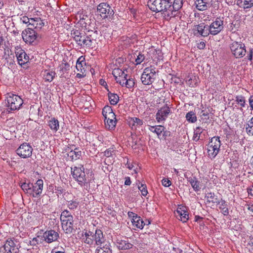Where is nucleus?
Instances as JSON below:
<instances>
[{
	"label": "nucleus",
	"mask_w": 253,
	"mask_h": 253,
	"mask_svg": "<svg viewBox=\"0 0 253 253\" xmlns=\"http://www.w3.org/2000/svg\"><path fill=\"white\" fill-rule=\"evenodd\" d=\"M16 151L17 154L20 157L27 158L31 156L33 148L29 144L24 143L20 145Z\"/></svg>",
	"instance_id": "obj_8"
},
{
	"label": "nucleus",
	"mask_w": 253,
	"mask_h": 253,
	"mask_svg": "<svg viewBox=\"0 0 253 253\" xmlns=\"http://www.w3.org/2000/svg\"><path fill=\"white\" fill-rule=\"evenodd\" d=\"M201 117L202 118V119H206V120H208L209 119V114L208 113V112H206L204 110H202L201 112Z\"/></svg>",
	"instance_id": "obj_56"
},
{
	"label": "nucleus",
	"mask_w": 253,
	"mask_h": 253,
	"mask_svg": "<svg viewBox=\"0 0 253 253\" xmlns=\"http://www.w3.org/2000/svg\"><path fill=\"white\" fill-rule=\"evenodd\" d=\"M207 202L216 204L219 203V199L213 193H209L206 195Z\"/></svg>",
	"instance_id": "obj_40"
},
{
	"label": "nucleus",
	"mask_w": 253,
	"mask_h": 253,
	"mask_svg": "<svg viewBox=\"0 0 253 253\" xmlns=\"http://www.w3.org/2000/svg\"><path fill=\"white\" fill-rule=\"evenodd\" d=\"M212 0H196L195 3L196 8L201 11H203L210 7L212 3Z\"/></svg>",
	"instance_id": "obj_15"
},
{
	"label": "nucleus",
	"mask_w": 253,
	"mask_h": 253,
	"mask_svg": "<svg viewBox=\"0 0 253 253\" xmlns=\"http://www.w3.org/2000/svg\"><path fill=\"white\" fill-rule=\"evenodd\" d=\"M94 139L93 140V145L98 146L102 143L103 141V137L102 135H98L97 134H93Z\"/></svg>",
	"instance_id": "obj_43"
},
{
	"label": "nucleus",
	"mask_w": 253,
	"mask_h": 253,
	"mask_svg": "<svg viewBox=\"0 0 253 253\" xmlns=\"http://www.w3.org/2000/svg\"><path fill=\"white\" fill-rule=\"evenodd\" d=\"M132 222L133 225L140 229H142L145 225L143 220L138 216H135L134 219H132Z\"/></svg>",
	"instance_id": "obj_34"
},
{
	"label": "nucleus",
	"mask_w": 253,
	"mask_h": 253,
	"mask_svg": "<svg viewBox=\"0 0 253 253\" xmlns=\"http://www.w3.org/2000/svg\"><path fill=\"white\" fill-rule=\"evenodd\" d=\"M163 138H164L165 140L166 139L167 137H169L170 136V132L169 131H168V130H165V129H164V131H163Z\"/></svg>",
	"instance_id": "obj_61"
},
{
	"label": "nucleus",
	"mask_w": 253,
	"mask_h": 253,
	"mask_svg": "<svg viewBox=\"0 0 253 253\" xmlns=\"http://www.w3.org/2000/svg\"><path fill=\"white\" fill-rule=\"evenodd\" d=\"M162 183L165 187H169L171 185V182L169 180L165 178L162 180Z\"/></svg>",
	"instance_id": "obj_58"
},
{
	"label": "nucleus",
	"mask_w": 253,
	"mask_h": 253,
	"mask_svg": "<svg viewBox=\"0 0 253 253\" xmlns=\"http://www.w3.org/2000/svg\"><path fill=\"white\" fill-rule=\"evenodd\" d=\"M108 96L109 100L111 105H115L119 102V97L117 94L109 92L108 93Z\"/></svg>",
	"instance_id": "obj_36"
},
{
	"label": "nucleus",
	"mask_w": 253,
	"mask_h": 253,
	"mask_svg": "<svg viewBox=\"0 0 253 253\" xmlns=\"http://www.w3.org/2000/svg\"><path fill=\"white\" fill-rule=\"evenodd\" d=\"M206 46V44L204 42H201L200 43H198L197 47L200 49H203Z\"/></svg>",
	"instance_id": "obj_64"
},
{
	"label": "nucleus",
	"mask_w": 253,
	"mask_h": 253,
	"mask_svg": "<svg viewBox=\"0 0 253 253\" xmlns=\"http://www.w3.org/2000/svg\"><path fill=\"white\" fill-rule=\"evenodd\" d=\"M32 187H33V183L29 182H24L21 184V187L23 191L30 195H31L32 193Z\"/></svg>",
	"instance_id": "obj_37"
},
{
	"label": "nucleus",
	"mask_w": 253,
	"mask_h": 253,
	"mask_svg": "<svg viewBox=\"0 0 253 253\" xmlns=\"http://www.w3.org/2000/svg\"><path fill=\"white\" fill-rule=\"evenodd\" d=\"M94 245L97 247L101 246L107 243L103 235V232L100 229H96L93 233Z\"/></svg>",
	"instance_id": "obj_13"
},
{
	"label": "nucleus",
	"mask_w": 253,
	"mask_h": 253,
	"mask_svg": "<svg viewBox=\"0 0 253 253\" xmlns=\"http://www.w3.org/2000/svg\"><path fill=\"white\" fill-rule=\"evenodd\" d=\"M59 237L58 233L53 230L46 231L43 234L44 241L48 243L57 241Z\"/></svg>",
	"instance_id": "obj_12"
},
{
	"label": "nucleus",
	"mask_w": 253,
	"mask_h": 253,
	"mask_svg": "<svg viewBox=\"0 0 253 253\" xmlns=\"http://www.w3.org/2000/svg\"><path fill=\"white\" fill-rule=\"evenodd\" d=\"M243 126V129L245 128L248 134L253 135V117L246 124L243 125V122H242L240 124V127L242 128Z\"/></svg>",
	"instance_id": "obj_25"
},
{
	"label": "nucleus",
	"mask_w": 253,
	"mask_h": 253,
	"mask_svg": "<svg viewBox=\"0 0 253 253\" xmlns=\"http://www.w3.org/2000/svg\"><path fill=\"white\" fill-rule=\"evenodd\" d=\"M85 65L86 63L84 58L81 56L78 58L76 66V69L78 71L81 73L84 74L86 71Z\"/></svg>",
	"instance_id": "obj_21"
},
{
	"label": "nucleus",
	"mask_w": 253,
	"mask_h": 253,
	"mask_svg": "<svg viewBox=\"0 0 253 253\" xmlns=\"http://www.w3.org/2000/svg\"><path fill=\"white\" fill-rule=\"evenodd\" d=\"M230 49L232 54L236 56V50L237 49V42L234 41L231 44Z\"/></svg>",
	"instance_id": "obj_52"
},
{
	"label": "nucleus",
	"mask_w": 253,
	"mask_h": 253,
	"mask_svg": "<svg viewBox=\"0 0 253 253\" xmlns=\"http://www.w3.org/2000/svg\"><path fill=\"white\" fill-rule=\"evenodd\" d=\"M62 223H73V217L72 215L67 217L66 218L61 219Z\"/></svg>",
	"instance_id": "obj_55"
},
{
	"label": "nucleus",
	"mask_w": 253,
	"mask_h": 253,
	"mask_svg": "<svg viewBox=\"0 0 253 253\" xmlns=\"http://www.w3.org/2000/svg\"><path fill=\"white\" fill-rule=\"evenodd\" d=\"M126 86L127 88H131L134 85V81L132 79H127L125 81Z\"/></svg>",
	"instance_id": "obj_53"
},
{
	"label": "nucleus",
	"mask_w": 253,
	"mask_h": 253,
	"mask_svg": "<svg viewBox=\"0 0 253 253\" xmlns=\"http://www.w3.org/2000/svg\"><path fill=\"white\" fill-rule=\"evenodd\" d=\"M48 126L52 130L55 131H57L59 128V122L55 118H53L49 120Z\"/></svg>",
	"instance_id": "obj_35"
},
{
	"label": "nucleus",
	"mask_w": 253,
	"mask_h": 253,
	"mask_svg": "<svg viewBox=\"0 0 253 253\" xmlns=\"http://www.w3.org/2000/svg\"><path fill=\"white\" fill-rule=\"evenodd\" d=\"M7 109L10 111L19 110L23 103L22 99L18 95L11 94L7 97Z\"/></svg>",
	"instance_id": "obj_2"
},
{
	"label": "nucleus",
	"mask_w": 253,
	"mask_h": 253,
	"mask_svg": "<svg viewBox=\"0 0 253 253\" xmlns=\"http://www.w3.org/2000/svg\"><path fill=\"white\" fill-rule=\"evenodd\" d=\"M63 230L67 234H70L74 230L73 223H62Z\"/></svg>",
	"instance_id": "obj_39"
},
{
	"label": "nucleus",
	"mask_w": 253,
	"mask_h": 253,
	"mask_svg": "<svg viewBox=\"0 0 253 253\" xmlns=\"http://www.w3.org/2000/svg\"><path fill=\"white\" fill-rule=\"evenodd\" d=\"M71 213L67 210H65L63 211L62 212L61 216H60V219H62L64 218H66L67 217L71 216Z\"/></svg>",
	"instance_id": "obj_54"
},
{
	"label": "nucleus",
	"mask_w": 253,
	"mask_h": 253,
	"mask_svg": "<svg viewBox=\"0 0 253 253\" xmlns=\"http://www.w3.org/2000/svg\"><path fill=\"white\" fill-rule=\"evenodd\" d=\"M210 32L212 35H216L223 29V21L220 17L216 18L209 26Z\"/></svg>",
	"instance_id": "obj_10"
},
{
	"label": "nucleus",
	"mask_w": 253,
	"mask_h": 253,
	"mask_svg": "<svg viewBox=\"0 0 253 253\" xmlns=\"http://www.w3.org/2000/svg\"><path fill=\"white\" fill-rule=\"evenodd\" d=\"M108 4L106 2L100 3L97 6V11L100 13V15L103 18L106 17V11Z\"/></svg>",
	"instance_id": "obj_27"
},
{
	"label": "nucleus",
	"mask_w": 253,
	"mask_h": 253,
	"mask_svg": "<svg viewBox=\"0 0 253 253\" xmlns=\"http://www.w3.org/2000/svg\"><path fill=\"white\" fill-rule=\"evenodd\" d=\"M196 28L198 33L203 37H207L209 34H211L210 32V29L209 26L205 25L204 24H201L196 26Z\"/></svg>",
	"instance_id": "obj_19"
},
{
	"label": "nucleus",
	"mask_w": 253,
	"mask_h": 253,
	"mask_svg": "<svg viewBox=\"0 0 253 253\" xmlns=\"http://www.w3.org/2000/svg\"><path fill=\"white\" fill-rule=\"evenodd\" d=\"M81 151H79L78 149L76 148L75 150L71 151L68 154V157L71 161L77 160L79 159L81 157Z\"/></svg>",
	"instance_id": "obj_30"
},
{
	"label": "nucleus",
	"mask_w": 253,
	"mask_h": 253,
	"mask_svg": "<svg viewBox=\"0 0 253 253\" xmlns=\"http://www.w3.org/2000/svg\"><path fill=\"white\" fill-rule=\"evenodd\" d=\"M43 184V182L42 179H38L35 183L33 184L31 195L33 197H38L42 194Z\"/></svg>",
	"instance_id": "obj_14"
},
{
	"label": "nucleus",
	"mask_w": 253,
	"mask_h": 253,
	"mask_svg": "<svg viewBox=\"0 0 253 253\" xmlns=\"http://www.w3.org/2000/svg\"><path fill=\"white\" fill-rule=\"evenodd\" d=\"M144 55L140 52H138V54L137 55V57L135 59L136 65L141 64L144 60Z\"/></svg>",
	"instance_id": "obj_51"
},
{
	"label": "nucleus",
	"mask_w": 253,
	"mask_h": 253,
	"mask_svg": "<svg viewBox=\"0 0 253 253\" xmlns=\"http://www.w3.org/2000/svg\"><path fill=\"white\" fill-rule=\"evenodd\" d=\"M170 113L169 108L166 105L161 108L156 114V119L158 122L164 121Z\"/></svg>",
	"instance_id": "obj_11"
},
{
	"label": "nucleus",
	"mask_w": 253,
	"mask_h": 253,
	"mask_svg": "<svg viewBox=\"0 0 253 253\" xmlns=\"http://www.w3.org/2000/svg\"><path fill=\"white\" fill-rule=\"evenodd\" d=\"M130 125H132V126H141L143 125L142 120L136 117L131 118L129 121Z\"/></svg>",
	"instance_id": "obj_46"
},
{
	"label": "nucleus",
	"mask_w": 253,
	"mask_h": 253,
	"mask_svg": "<svg viewBox=\"0 0 253 253\" xmlns=\"http://www.w3.org/2000/svg\"><path fill=\"white\" fill-rule=\"evenodd\" d=\"M237 23V21H233L228 27V29L231 32L230 38L232 41L236 40V35L237 31V27H236Z\"/></svg>",
	"instance_id": "obj_28"
},
{
	"label": "nucleus",
	"mask_w": 253,
	"mask_h": 253,
	"mask_svg": "<svg viewBox=\"0 0 253 253\" xmlns=\"http://www.w3.org/2000/svg\"><path fill=\"white\" fill-rule=\"evenodd\" d=\"M239 46L240 47V49H241V51H238V56L239 57H242L245 55L246 53L245 46L244 44L240 43L238 44V47Z\"/></svg>",
	"instance_id": "obj_49"
},
{
	"label": "nucleus",
	"mask_w": 253,
	"mask_h": 253,
	"mask_svg": "<svg viewBox=\"0 0 253 253\" xmlns=\"http://www.w3.org/2000/svg\"><path fill=\"white\" fill-rule=\"evenodd\" d=\"M229 130L228 131L227 133V138L228 139H230L231 141H233L234 142H236V128L234 127V126H228Z\"/></svg>",
	"instance_id": "obj_26"
},
{
	"label": "nucleus",
	"mask_w": 253,
	"mask_h": 253,
	"mask_svg": "<svg viewBox=\"0 0 253 253\" xmlns=\"http://www.w3.org/2000/svg\"><path fill=\"white\" fill-rule=\"evenodd\" d=\"M82 32H81L79 30H73L71 32V35L72 36L74 39L75 40V38L79 37L81 35Z\"/></svg>",
	"instance_id": "obj_57"
},
{
	"label": "nucleus",
	"mask_w": 253,
	"mask_h": 253,
	"mask_svg": "<svg viewBox=\"0 0 253 253\" xmlns=\"http://www.w3.org/2000/svg\"><path fill=\"white\" fill-rule=\"evenodd\" d=\"M216 204L219 205V208L222 209L223 207H226V202L225 201L222 199H219V203H216Z\"/></svg>",
	"instance_id": "obj_63"
},
{
	"label": "nucleus",
	"mask_w": 253,
	"mask_h": 253,
	"mask_svg": "<svg viewBox=\"0 0 253 253\" xmlns=\"http://www.w3.org/2000/svg\"><path fill=\"white\" fill-rule=\"evenodd\" d=\"M44 25V23L40 19H31L30 24L28 25V27H32L33 29H41Z\"/></svg>",
	"instance_id": "obj_24"
},
{
	"label": "nucleus",
	"mask_w": 253,
	"mask_h": 253,
	"mask_svg": "<svg viewBox=\"0 0 253 253\" xmlns=\"http://www.w3.org/2000/svg\"><path fill=\"white\" fill-rule=\"evenodd\" d=\"M55 73L54 72H49L47 71H44V76L46 81L51 82L55 77Z\"/></svg>",
	"instance_id": "obj_44"
},
{
	"label": "nucleus",
	"mask_w": 253,
	"mask_h": 253,
	"mask_svg": "<svg viewBox=\"0 0 253 253\" xmlns=\"http://www.w3.org/2000/svg\"><path fill=\"white\" fill-rule=\"evenodd\" d=\"M19 245H16L11 239H8L0 248V253H19Z\"/></svg>",
	"instance_id": "obj_5"
},
{
	"label": "nucleus",
	"mask_w": 253,
	"mask_h": 253,
	"mask_svg": "<svg viewBox=\"0 0 253 253\" xmlns=\"http://www.w3.org/2000/svg\"><path fill=\"white\" fill-rule=\"evenodd\" d=\"M147 5L149 9L156 13L162 12L164 15V17L167 20L168 7L169 6V0H148Z\"/></svg>",
	"instance_id": "obj_1"
},
{
	"label": "nucleus",
	"mask_w": 253,
	"mask_h": 253,
	"mask_svg": "<svg viewBox=\"0 0 253 253\" xmlns=\"http://www.w3.org/2000/svg\"><path fill=\"white\" fill-rule=\"evenodd\" d=\"M238 6L244 9L250 8L253 6V0H238Z\"/></svg>",
	"instance_id": "obj_29"
},
{
	"label": "nucleus",
	"mask_w": 253,
	"mask_h": 253,
	"mask_svg": "<svg viewBox=\"0 0 253 253\" xmlns=\"http://www.w3.org/2000/svg\"><path fill=\"white\" fill-rule=\"evenodd\" d=\"M187 121L190 123H194L197 121V117L195 113L193 111L188 112L185 116Z\"/></svg>",
	"instance_id": "obj_41"
},
{
	"label": "nucleus",
	"mask_w": 253,
	"mask_h": 253,
	"mask_svg": "<svg viewBox=\"0 0 253 253\" xmlns=\"http://www.w3.org/2000/svg\"><path fill=\"white\" fill-rule=\"evenodd\" d=\"M138 188L139 190L140 191L142 195H143V196H145L147 195L148 191L147 190V187H146V185L141 184L140 186L139 185H138Z\"/></svg>",
	"instance_id": "obj_50"
},
{
	"label": "nucleus",
	"mask_w": 253,
	"mask_h": 253,
	"mask_svg": "<svg viewBox=\"0 0 253 253\" xmlns=\"http://www.w3.org/2000/svg\"><path fill=\"white\" fill-rule=\"evenodd\" d=\"M203 129L202 127L198 126L197 127L195 130L194 136L193 137V140L198 141L200 139V134L202 133Z\"/></svg>",
	"instance_id": "obj_45"
},
{
	"label": "nucleus",
	"mask_w": 253,
	"mask_h": 253,
	"mask_svg": "<svg viewBox=\"0 0 253 253\" xmlns=\"http://www.w3.org/2000/svg\"><path fill=\"white\" fill-rule=\"evenodd\" d=\"M21 21L24 24H30V23L31 22V19H30L28 17L26 16H23L20 19Z\"/></svg>",
	"instance_id": "obj_59"
},
{
	"label": "nucleus",
	"mask_w": 253,
	"mask_h": 253,
	"mask_svg": "<svg viewBox=\"0 0 253 253\" xmlns=\"http://www.w3.org/2000/svg\"><path fill=\"white\" fill-rule=\"evenodd\" d=\"M105 126L109 129H112L115 128L116 125V119L115 118H109V119L104 120Z\"/></svg>",
	"instance_id": "obj_33"
},
{
	"label": "nucleus",
	"mask_w": 253,
	"mask_h": 253,
	"mask_svg": "<svg viewBox=\"0 0 253 253\" xmlns=\"http://www.w3.org/2000/svg\"><path fill=\"white\" fill-rule=\"evenodd\" d=\"M71 173L73 178L77 181L81 185H84L86 182L85 174L84 171V168L82 167H75L71 168Z\"/></svg>",
	"instance_id": "obj_4"
},
{
	"label": "nucleus",
	"mask_w": 253,
	"mask_h": 253,
	"mask_svg": "<svg viewBox=\"0 0 253 253\" xmlns=\"http://www.w3.org/2000/svg\"><path fill=\"white\" fill-rule=\"evenodd\" d=\"M219 149H214L212 147H211V145L208 146V155L211 158H214L217 154L218 153Z\"/></svg>",
	"instance_id": "obj_42"
},
{
	"label": "nucleus",
	"mask_w": 253,
	"mask_h": 253,
	"mask_svg": "<svg viewBox=\"0 0 253 253\" xmlns=\"http://www.w3.org/2000/svg\"><path fill=\"white\" fill-rule=\"evenodd\" d=\"M183 0H174L172 4V2L169 0V6L168 7L169 13L167 14V20L170 19L172 17H175L178 11L181 8L183 5Z\"/></svg>",
	"instance_id": "obj_6"
},
{
	"label": "nucleus",
	"mask_w": 253,
	"mask_h": 253,
	"mask_svg": "<svg viewBox=\"0 0 253 253\" xmlns=\"http://www.w3.org/2000/svg\"><path fill=\"white\" fill-rule=\"evenodd\" d=\"M102 113L104 117V120L109 119V118H115L116 117L112 107L109 106H105L102 110Z\"/></svg>",
	"instance_id": "obj_20"
},
{
	"label": "nucleus",
	"mask_w": 253,
	"mask_h": 253,
	"mask_svg": "<svg viewBox=\"0 0 253 253\" xmlns=\"http://www.w3.org/2000/svg\"><path fill=\"white\" fill-rule=\"evenodd\" d=\"M82 241L90 247L94 245L93 233L90 231L84 232L83 235Z\"/></svg>",
	"instance_id": "obj_16"
},
{
	"label": "nucleus",
	"mask_w": 253,
	"mask_h": 253,
	"mask_svg": "<svg viewBox=\"0 0 253 253\" xmlns=\"http://www.w3.org/2000/svg\"><path fill=\"white\" fill-rule=\"evenodd\" d=\"M150 130L154 133H156L158 137L160 138V136L162 133L163 131H164V129H165V127L161 125L156 126H151L149 128Z\"/></svg>",
	"instance_id": "obj_31"
},
{
	"label": "nucleus",
	"mask_w": 253,
	"mask_h": 253,
	"mask_svg": "<svg viewBox=\"0 0 253 253\" xmlns=\"http://www.w3.org/2000/svg\"><path fill=\"white\" fill-rule=\"evenodd\" d=\"M38 36L37 33L32 27H28L22 34L23 40L29 43L33 42L37 39Z\"/></svg>",
	"instance_id": "obj_9"
},
{
	"label": "nucleus",
	"mask_w": 253,
	"mask_h": 253,
	"mask_svg": "<svg viewBox=\"0 0 253 253\" xmlns=\"http://www.w3.org/2000/svg\"><path fill=\"white\" fill-rule=\"evenodd\" d=\"M55 193L57 194L58 196L59 195H61L65 192V190H64L61 187H58L55 189Z\"/></svg>",
	"instance_id": "obj_60"
},
{
	"label": "nucleus",
	"mask_w": 253,
	"mask_h": 253,
	"mask_svg": "<svg viewBox=\"0 0 253 253\" xmlns=\"http://www.w3.org/2000/svg\"><path fill=\"white\" fill-rule=\"evenodd\" d=\"M155 68L152 66L146 68L141 75V80L144 85H150L154 81Z\"/></svg>",
	"instance_id": "obj_3"
},
{
	"label": "nucleus",
	"mask_w": 253,
	"mask_h": 253,
	"mask_svg": "<svg viewBox=\"0 0 253 253\" xmlns=\"http://www.w3.org/2000/svg\"><path fill=\"white\" fill-rule=\"evenodd\" d=\"M188 181L195 191L200 190V187H199V182L196 177H189Z\"/></svg>",
	"instance_id": "obj_38"
},
{
	"label": "nucleus",
	"mask_w": 253,
	"mask_h": 253,
	"mask_svg": "<svg viewBox=\"0 0 253 253\" xmlns=\"http://www.w3.org/2000/svg\"><path fill=\"white\" fill-rule=\"evenodd\" d=\"M117 247L119 250H128L132 248L133 245L129 243L127 241L119 240L116 242Z\"/></svg>",
	"instance_id": "obj_22"
},
{
	"label": "nucleus",
	"mask_w": 253,
	"mask_h": 253,
	"mask_svg": "<svg viewBox=\"0 0 253 253\" xmlns=\"http://www.w3.org/2000/svg\"><path fill=\"white\" fill-rule=\"evenodd\" d=\"M79 204V202L74 200L68 201V203L67 204L68 207L70 210L76 209L78 207Z\"/></svg>",
	"instance_id": "obj_47"
},
{
	"label": "nucleus",
	"mask_w": 253,
	"mask_h": 253,
	"mask_svg": "<svg viewBox=\"0 0 253 253\" xmlns=\"http://www.w3.org/2000/svg\"><path fill=\"white\" fill-rule=\"evenodd\" d=\"M107 10L106 11V17L108 16L113 15L114 14V11L111 8V7L110 6V5L108 4V7H107Z\"/></svg>",
	"instance_id": "obj_62"
},
{
	"label": "nucleus",
	"mask_w": 253,
	"mask_h": 253,
	"mask_svg": "<svg viewBox=\"0 0 253 253\" xmlns=\"http://www.w3.org/2000/svg\"><path fill=\"white\" fill-rule=\"evenodd\" d=\"M111 245L109 242L101 246H98L96 249V252L99 253L100 251H102V253H112V249H111Z\"/></svg>",
	"instance_id": "obj_23"
},
{
	"label": "nucleus",
	"mask_w": 253,
	"mask_h": 253,
	"mask_svg": "<svg viewBox=\"0 0 253 253\" xmlns=\"http://www.w3.org/2000/svg\"><path fill=\"white\" fill-rule=\"evenodd\" d=\"M114 77L117 76V75L119 76V77L122 78L123 77L127 76V75L125 73L124 71H122L120 69H115L112 73Z\"/></svg>",
	"instance_id": "obj_48"
},
{
	"label": "nucleus",
	"mask_w": 253,
	"mask_h": 253,
	"mask_svg": "<svg viewBox=\"0 0 253 253\" xmlns=\"http://www.w3.org/2000/svg\"><path fill=\"white\" fill-rule=\"evenodd\" d=\"M76 42L82 46L90 47L92 45L94 40L91 36L86 35L85 33H82L79 37L75 38Z\"/></svg>",
	"instance_id": "obj_7"
},
{
	"label": "nucleus",
	"mask_w": 253,
	"mask_h": 253,
	"mask_svg": "<svg viewBox=\"0 0 253 253\" xmlns=\"http://www.w3.org/2000/svg\"><path fill=\"white\" fill-rule=\"evenodd\" d=\"M17 59L18 64L22 66L27 63L29 61V56L27 55L26 52L23 50H20L16 53Z\"/></svg>",
	"instance_id": "obj_17"
},
{
	"label": "nucleus",
	"mask_w": 253,
	"mask_h": 253,
	"mask_svg": "<svg viewBox=\"0 0 253 253\" xmlns=\"http://www.w3.org/2000/svg\"><path fill=\"white\" fill-rule=\"evenodd\" d=\"M209 145H211V147L214 148V149H219L221 145L219 137H213L211 138V141L209 143Z\"/></svg>",
	"instance_id": "obj_32"
},
{
	"label": "nucleus",
	"mask_w": 253,
	"mask_h": 253,
	"mask_svg": "<svg viewBox=\"0 0 253 253\" xmlns=\"http://www.w3.org/2000/svg\"><path fill=\"white\" fill-rule=\"evenodd\" d=\"M175 214L177 218L183 222H186L189 218L187 211L182 209V208H177Z\"/></svg>",
	"instance_id": "obj_18"
}]
</instances>
